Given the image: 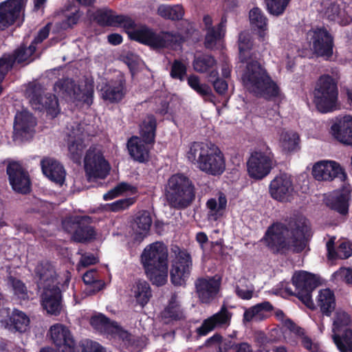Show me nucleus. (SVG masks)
I'll list each match as a JSON object with an SVG mask.
<instances>
[{
    "instance_id": "aec40b11",
    "label": "nucleus",
    "mask_w": 352,
    "mask_h": 352,
    "mask_svg": "<svg viewBox=\"0 0 352 352\" xmlns=\"http://www.w3.org/2000/svg\"><path fill=\"white\" fill-rule=\"evenodd\" d=\"M51 338L59 352H77L76 343L70 331L61 324L50 328Z\"/></svg>"
},
{
    "instance_id": "58836bf2",
    "label": "nucleus",
    "mask_w": 352,
    "mask_h": 352,
    "mask_svg": "<svg viewBox=\"0 0 352 352\" xmlns=\"http://www.w3.org/2000/svg\"><path fill=\"white\" fill-rule=\"evenodd\" d=\"M36 50V47L30 43L28 46L25 43H22L16 47L13 52L10 54L13 61L17 64L25 63L28 65L34 60L32 56Z\"/></svg>"
},
{
    "instance_id": "f704fd0d",
    "label": "nucleus",
    "mask_w": 352,
    "mask_h": 352,
    "mask_svg": "<svg viewBox=\"0 0 352 352\" xmlns=\"http://www.w3.org/2000/svg\"><path fill=\"white\" fill-rule=\"evenodd\" d=\"M206 23L207 32L205 36L204 45L207 49H213L217 43L220 41L226 34V23Z\"/></svg>"
},
{
    "instance_id": "393cba45",
    "label": "nucleus",
    "mask_w": 352,
    "mask_h": 352,
    "mask_svg": "<svg viewBox=\"0 0 352 352\" xmlns=\"http://www.w3.org/2000/svg\"><path fill=\"white\" fill-rule=\"evenodd\" d=\"M35 276L38 278L39 287L59 285L57 282V274L52 262L43 260L38 263L34 269Z\"/></svg>"
},
{
    "instance_id": "f257e3e1",
    "label": "nucleus",
    "mask_w": 352,
    "mask_h": 352,
    "mask_svg": "<svg viewBox=\"0 0 352 352\" xmlns=\"http://www.w3.org/2000/svg\"><path fill=\"white\" fill-rule=\"evenodd\" d=\"M311 228L302 215H294L287 223H273L267 229L262 241L275 254L302 252L309 242Z\"/></svg>"
},
{
    "instance_id": "79ce46f5",
    "label": "nucleus",
    "mask_w": 352,
    "mask_h": 352,
    "mask_svg": "<svg viewBox=\"0 0 352 352\" xmlns=\"http://www.w3.org/2000/svg\"><path fill=\"white\" fill-rule=\"evenodd\" d=\"M157 13L166 20L178 21L183 19L185 11L181 4L167 5L161 4L158 6Z\"/></svg>"
},
{
    "instance_id": "4c0bfd02",
    "label": "nucleus",
    "mask_w": 352,
    "mask_h": 352,
    "mask_svg": "<svg viewBox=\"0 0 352 352\" xmlns=\"http://www.w3.org/2000/svg\"><path fill=\"white\" fill-rule=\"evenodd\" d=\"M300 136L295 131L283 130L280 135V146L285 153L298 151L300 149Z\"/></svg>"
},
{
    "instance_id": "2eb2a0df",
    "label": "nucleus",
    "mask_w": 352,
    "mask_h": 352,
    "mask_svg": "<svg viewBox=\"0 0 352 352\" xmlns=\"http://www.w3.org/2000/svg\"><path fill=\"white\" fill-rule=\"evenodd\" d=\"M30 101L34 109L40 111H45L53 118L60 112L58 98L52 94H43L41 87H34L29 95Z\"/></svg>"
},
{
    "instance_id": "2f4dec72",
    "label": "nucleus",
    "mask_w": 352,
    "mask_h": 352,
    "mask_svg": "<svg viewBox=\"0 0 352 352\" xmlns=\"http://www.w3.org/2000/svg\"><path fill=\"white\" fill-rule=\"evenodd\" d=\"M274 310V307L269 301H263L250 308L243 313V322H250L253 320L261 321L269 317V314Z\"/></svg>"
},
{
    "instance_id": "7ed1b4c3",
    "label": "nucleus",
    "mask_w": 352,
    "mask_h": 352,
    "mask_svg": "<svg viewBox=\"0 0 352 352\" xmlns=\"http://www.w3.org/2000/svg\"><path fill=\"white\" fill-rule=\"evenodd\" d=\"M103 27L117 26L123 24V28L129 39L149 47L154 50L174 49L180 46L184 41V36L179 32L159 31L149 28L145 24L138 23H99Z\"/></svg>"
},
{
    "instance_id": "864d4df0",
    "label": "nucleus",
    "mask_w": 352,
    "mask_h": 352,
    "mask_svg": "<svg viewBox=\"0 0 352 352\" xmlns=\"http://www.w3.org/2000/svg\"><path fill=\"white\" fill-rule=\"evenodd\" d=\"M187 75V67L180 60H174L170 72V76L173 79L184 81Z\"/></svg>"
},
{
    "instance_id": "ea45409f",
    "label": "nucleus",
    "mask_w": 352,
    "mask_h": 352,
    "mask_svg": "<svg viewBox=\"0 0 352 352\" xmlns=\"http://www.w3.org/2000/svg\"><path fill=\"white\" fill-rule=\"evenodd\" d=\"M93 17L94 22H134L129 16L116 14L115 11L107 7L96 10Z\"/></svg>"
},
{
    "instance_id": "09e8293b",
    "label": "nucleus",
    "mask_w": 352,
    "mask_h": 352,
    "mask_svg": "<svg viewBox=\"0 0 352 352\" xmlns=\"http://www.w3.org/2000/svg\"><path fill=\"white\" fill-rule=\"evenodd\" d=\"M351 322V316L344 311H338L336 312L333 325V334H338L342 333L345 329H349V326Z\"/></svg>"
},
{
    "instance_id": "13d9d810",
    "label": "nucleus",
    "mask_w": 352,
    "mask_h": 352,
    "mask_svg": "<svg viewBox=\"0 0 352 352\" xmlns=\"http://www.w3.org/2000/svg\"><path fill=\"white\" fill-rule=\"evenodd\" d=\"M340 6L336 3H331L324 12L323 19L335 22L340 19Z\"/></svg>"
},
{
    "instance_id": "e433bc0d",
    "label": "nucleus",
    "mask_w": 352,
    "mask_h": 352,
    "mask_svg": "<svg viewBox=\"0 0 352 352\" xmlns=\"http://www.w3.org/2000/svg\"><path fill=\"white\" fill-rule=\"evenodd\" d=\"M317 305L323 315L330 316L336 308L333 292L329 288L321 289L317 297Z\"/></svg>"
},
{
    "instance_id": "dca6fc26",
    "label": "nucleus",
    "mask_w": 352,
    "mask_h": 352,
    "mask_svg": "<svg viewBox=\"0 0 352 352\" xmlns=\"http://www.w3.org/2000/svg\"><path fill=\"white\" fill-rule=\"evenodd\" d=\"M102 98L111 104L119 103L127 93L126 80L123 74L105 82L100 89Z\"/></svg>"
},
{
    "instance_id": "a19ab883",
    "label": "nucleus",
    "mask_w": 352,
    "mask_h": 352,
    "mask_svg": "<svg viewBox=\"0 0 352 352\" xmlns=\"http://www.w3.org/2000/svg\"><path fill=\"white\" fill-rule=\"evenodd\" d=\"M187 80L190 87L200 95L204 98V101L214 102L215 96L211 87L207 84L200 83L199 78L197 76L190 75Z\"/></svg>"
},
{
    "instance_id": "5fc2aeb1",
    "label": "nucleus",
    "mask_w": 352,
    "mask_h": 352,
    "mask_svg": "<svg viewBox=\"0 0 352 352\" xmlns=\"http://www.w3.org/2000/svg\"><path fill=\"white\" fill-rule=\"evenodd\" d=\"M9 281L12 285L14 294L17 296L19 298L25 300L29 298L27 287L22 280L10 276L9 278Z\"/></svg>"
},
{
    "instance_id": "c85d7f7f",
    "label": "nucleus",
    "mask_w": 352,
    "mask_h": 352,
    "mask_svg": "<svg viewBox=\"0 0 352 352\" xmlns=\"http://www.w3.org/2000/svg\"><path fill=\"white\" fill-rule=\"evenodd\" d=\"M23 0H7L0 3V22H16L20 18Z\"/></svg>"
},
{
    "instance_id": "cd10ccee",
    "label": "nucleus",
    "mask_w": 352,
    "mask_h": 352,
    "mask_svg": "<svg viewBox=\"0 0 352 352\" xmlns=\"http://www.w3.org/2000/svg\"><path fill=\"white\" fill-rule=\"evenodd\" d=\"M351 192L343 189L329 195L325 199V204L330 209L342 215H346L349 212Z\"/></svg>"
},
{
    "instance_id": "39448f33",
    "label": "nucleus",
    "mask_w": 352,
    "mask_h": 352,
    "mask_svg": "<svg viewBox=\"0 0 352 352\" xmlns=\"http://www.w3.org/2000/svg\"><path fill=\"white\" fill-rule=\"evenodd\" d=\"M197 188L194 182L184 173H177L168 179L164 186V197L168 206L184 210L195 201Z\"/></svg>"
},
{
    "instance_id": "6e6552de",
    "label": "nucleus",
    "mask_w": 352,
    "mask_h": 352,
    "mask_svg": "<svg viewBox=\"0 0 352 352\" xmlns=\"http://www.w3.org/2000/svg\"><path fill=\"white\" fill-rule=\"evenodd\" d=\"M54 90L63 98L82 102L88 106L91 105L94 101V89L92 84L86 83L81 87L72 78H63L55 82Z\"/></svg>"
},
{
    "instance_id": "0eeeda50",
    "label": "nucleus",
    "mask_w": 352,
    "mask_h": 352,
    "mask_svg": "<svg viewBox=\"0 0 352 352\" xmlns=\"http://www.w3.org/2000/svg\"><path fill=\"white\" fill-rule=\"evenodd\" d=\"M338 82L329 74L321 75L313 91L314 102L322 113L332 112L337 108L338 101Z\"/></svg>"
},
{
    "instance_id": "6e6d98bb",
    "label": "nucleus",
    "mask_w": 352,
    "mask_h": 352,
    "mask_svg": "<svg viewBox=\"0 0 352 352\" xmlns=\"http://www.w3.org/2000/svg\"><path fill=\"white\" fill-rule=\"evenodd\" d=\"M135 199L134 197H128L116 200L109 204V210L117 212L129 208L134 204Z\"/></svg>"
},
{
    "instance_id": "0e129e2a",
    "label": "nucleus",
    "mask_w": 352,
    "mask_h": 352,
    "mask_svg": "<svg viewBox=\"0 0 352 352\" xmlns=\"http://www.w3.org/2000/svg\"><path fill=\"white\" fill-rule=\"evenodd\" d=\"M301 344L309 352H318L320 350L319 344L318 343L313 342L309 337L305 335L302 337Z\"/></svg>"
},
{
    "instance_id": "412c9836",
    "label": "nucleus",
    "mask_w": 352,
    "mask_h": 352,
    "mask_svg": "<svg viewBox=\"0 0 352 352\" xmlns=\"http://www.w3.org/2000/svg\"><path fill=\"white\" fill-rule=\"evenodd\" d=\"M85 129L82 124L74 122L68 133V150L71 159L77 162L80 160L85 144Z\"/></svg>"
},
{
    "instance_id": "7c9ffc66",
    "label": "nucleus",
    "mask_w": 352,
    "mask_h": 352,
    "mask_svg": "<svg viewBox=\"0 0 352 352\" xmlns=\"http://www.w3.org/2000/svg\"><path fill=\"white\" fill-rule=\"evenodd\" d=\"M145 142L138 136L130 138L126 143L129 153L133 160L140 163H145L149 159V150Z\"/></svg>"
},
{
    "instance_id": "a211bd4d",
    "label": "nucleus",
    "mask_w": 352,
    "mask_h": 352,
    "mask_svg": "<svg viewBox=\"0 0 352 352\" xmlns=\"http://www.w3.org/2000/svg\"><path fill=\"white\" fill-rule=\"evenodd\" d=\"M312 175L318 181H332L335 178L344 182L347 175L344 170L336 162L321 161L312 168Z\"/></svg>"
},
{
    "instance_id": "bb28decb",
    "label": "nucleus",
    "mask_w": 352,
    "mask_h": 352,
    "mask_svg": "<svg viewBox=\"0 0 352 352\" xmlns=\"http://www.w3.org/2000/svg\"><path fill=\"white\" fill-rule=\"evenodd\" d=\"M331 132L340 142L352 146V116H346L338 120L332 124Z\"/></svg>"
},
{
    "instance_id": "680f3d73",
    "label": "nucleus",
    "mask_w": 352,
    "mask_h": 352,
    "mask_svg": "<svg viewBox=\"0 0 352 352\" xmlns=\"http://www.w3.org/2000/svg\"><path fill=\"white\" fill-rule=\"evenodd\" d=\"M250 22H266L267 18L263 11L257 7L253 8L249 12Z\"/></svg>"
},
{
    "instance_id": "ddd939ff",
    "label": "nucleus",
    "mask_w": 352,
    "mask_h": 352,
    "mask_svg": "<svg viewBox=\"0 0 352 352\" xmlns=\"http://www.w3.org/2000/svg\"><path fill=\"white\" fill-rule=\"evenodd\" d=\"M85 170L89 178L104 179L109 173L110 165L100 151L89 148L85 157Z\"/></svg>"
},
{
    "instance_id": "052dcab7",
    "label": "nucleus",
    "mask_w": 352,
    "mask_h": 352,
    "mask_svg": "<svg viewBox=\"0 0 352 352\" xmlns=\"http://www.w3.org/2000/svg\"><path fill=\"white\" fill-rule=\"evenodd\" d=\"M52 24V23H46L45 26L38 31L37 35L34 37L31 43L36 47L37 44L41 43L46 39L49 36Z\"/></svg>"
},
{
    "instance_id": "5701e85b",
    "label": "nucleus",
    "mask_w": 352,
    "mask_h": 352,
    "mask_svg": "<svg viewBox=\"0 0 352 352\" xmlns=\"http://www.w3.org/2000/svg\"><path fill=\"white\" fill-rule=\"evenodd\" d=\"M294 190L291 176L287 173H280L270 182L269 191L271 197L279 201H283L290 195Z\"/></svg>"
},
{
    "instance_id": "c9c22d12",
    "label": "nucleus",
    "mask_w": 352,
    "mask_h": 352,
    "mask_svg": "<svg viewBox=\"0 0 352 352\" xmlns=\"http://www.w3.org/2000/svg\"><path fill=\"white\" fill-rule=\"evenodd\" d=\"M157 129V120L153 114H148L140 125V138L147 144L155 142Z\"/></svg>"
},
{
    "instance_id": "4d7b16f0",
    "label": "nucleus",
    "mask_w": 352,
    "mask_h": 352,
    "mask_svg": "<svg viewBox=\"0 0 352 352\" xmlns=\"http://www.w3.org/2000/svg\"><path fill=\"white\" fill-rule=\"evenodd\" d=\"M79 346L81 352H107L105 348L100 343L89 339L82 340Z\"/></svg>"
},
{
    "instance_id": "37998d69",
    "label": "nucleus",
    "mask_w": 352,
    "mask_h": 352,
    "mask_svg": "<svg viewBox=\"0 0 352 352\" xmlns=\"http://www.w3.org/2000/svg\"><path fill=\"white\" fill-rule=\"evenodd\" d=\"M9 322L12 331L23 333L28 329L30 320L23 311L14 309L9 317Z\"/></svg>"
},
{
    "instance_id": "de8ad7c7",
    "label": "nucleus",
    "mask_w": 352,
    "mask_h": 352,
    "mask_svg": "<svg viewBox=\"0 0 352 352\" xmlns=\"http://www.w3.org/2000/svg\"><path fill=\"white\" fill-rule=\"evenodd\" d=\"M332 339L340 352H352V329L342 333L332 334Z\"/></svg>"
},
{
    "instance_id": "f3484780",
    "label": "nucleus",
    "mask_w": 352,
    "mask_h": 352,
    "mask_svg": "<svg viewBox=\"0 0 352 352\" xmlns=\"http://www.w3.org/2000/svg\"><path fill=\"white\" fill-rule=\"evenodd\" d=\"M63 227L68 232H73L72 239L77 243H87L96 238L94 228L82 218L66 219L63 221Z\"/></svg>"
},
{
    "instance_id": "c03bdc74",
    "label": "nucleus",
    "mask_w": 352,
    "mask_h": 352,
    "mask_svg": "<svg viewBox=\"0 0 352 352\" xmlns=\"http://www.w3.org/2000/svg\"><path fill=\"white\" fill-rule=\"evenodd\" d=\"M216 65L215 58L212 56L206 54L195 56L192 63L194 69L199 73L208 72L210 74L212 70H217L215 69Z\"/></svg>"
},
{
    "instance_id": "69168bd1",
    "label": "nucleus",
    "mask_w": 352,
    "mask_h": 352,
    "mask_svg": "<svg viewBox=\"0 0 352 352\" xmlns=\"http://www.w3.org/2000/svg\"><path fill=\"white\" fill-rule=\"evenodd\" d=\"M285 326L294 334L302 336L305 335V330L302 327L298 326L292 320L287 318L285 321Z\"/></svg>"
},
{
    "instance_id": "603ef678",
    "label": "nucleus",
    "mask_w": 352,
    "mask_h": 352,
    "mask_svg": "<svg viewBox=\"0 0 352 352\" xmlns=\"http://www.w3.org/2000/svg\"><path fill=\"white\" fill-rule=\"evenodd\" d=\"M292 0H266L268 12L273 15L282 14Z\"/></svg>"
},
{
    "instance_id": "bf43d9fd",
    "label": "nucleus",
    "mask_w": 352,
    "mask_h": 352,
    "mask_svg": "<svg viewBox=\"0 0 352 352\" xmlns=\"http://www.w3.org/2000/svg\"><path fill=\"white\" fill-rule=\"evenodd\" d=\"M14 62L9 55L0 58V83L5 78L8 73L12 69Z\"/></svg>"
},
{
    "instance_id": "4468645a",
    "label": "nucleus",
    "mask_w": 352,
    "mask_h": 352,
    "mask_svg": "<svg viewBox=\"0 0 352 352\" xmlns=\"http://www.w3.org/2000/svg\"><path fill=\"white\" fill-rule=\"evenodd\" d=\"M6 173L13 190L17 193L27 195L31 191V180L28 172L17 162L8 164Z\"/></svg>"
},
{
    "instance_id": "1a4fd4ad",
    "label": "nucleus",
    "mask_w": 352,
    "mask_h": 352,
    "mask_svg": "<svg viewBox=\"0 0 352 352\" xmlns=\"http://www.w3.org/2000/svg\"><path fill=\"white\" fill-rule=\"evenodd\" d=\"M292 281L295 287V292H292L289 288L286 289L287 292L296 296L308 308L314 309L311 294L319 285L316 276L311 273L300 271L294 274Z\"/></svg>"
},
{
    "instance_id": "9b49d317",
    "label": "nucleus",
    "mask_w": 352,
    "mask_h": 352,
    "mask_svg": "<svg viewBox=\"0 0 352 352\" xmlns=\"http://www.w3.org/2000/svg\"><path fill=\"white\" fill-rule=\"evenodd\" d=\"M175 257L170 271L171 283L175 286L186 285L192 266L190 254L187 250L175 246L173 249Z\"/></svg>"
},
{
    "instance_id": "3c124183",
    "label": "nucleus",
    "mask_w": 352,
    "mask_h": 352,
    "mask_svg": "<svg viewBox=\"0 0 352 352\" xmlns=\"http://www.w3.org/2000/svg\"><path fill=\"white\" fill-rule=\"evenodd\" d=\"M177 298V295L173 294L169 300L168 306L165 309L166 317L173 320H179L182 314Z\"/></svg>"
},
{
    "instance_id": "4be33fe9",
    "label": "nucleus",
    "mask_w": 352,
    "mask_h": 352,
    "mask_svg": "<svg viewBox=\"0 0 352 352\" xmlns=\"http://www.w3.org/2000/svg\"><path fill=\"white\" fill-rule=\"evenodd\" d=\"M232 314L223 305L220 310L212 316L205 319L201 325L196 329L198 336H205L217 327H227L230 325Z\"/></svg>"
},
{
    "instance_id": "338daca9",
    "label": "nucleus",
    "mask_w": 352,
    "mask_h": 352,
    "mask_svg": "<svg viewBox=\"0 0 352 352\" xmlns=\"http://www.w3.org/2000/svg\"><path fill=\"white\" fill-rule=\"evenodd\" d=\"M98 262V258L93 254H83L79 261V266L87 267L91 265H95Z\"/></svg>"
},
{
    "instance_id": "f03ea898",
    "label": "nucleus",
    "mask_w": 352,
    "mask_h": 352,
    "mask_svg": "<svg viewBox=\"0 0 352 352\" xmlns=\"http://www.w3.org/2000/svg\"><path fill=\"white\" fill-rule=\"evenodd\" d=\"M239 60L246 63L242 75V81L246 89L256 97L271 100L278 96L280 89L267 73V70L250 56L252 47L250 34L241 32L238 40Z\"/></svg>"
},
{
    "instance_id": "6ab92c4d",
    "label": "nucleus",
    "mask_w": 352,
    "mask_h": 352,
    "mask_svg": "<svg viewBox=\"0 0 352 352\" xmlns=\"http://www.w3.org/2000/svg\"><path fill=\"white\" fill-rule=\"evenodd\" d=\"M62 300V292L58 285L43 287L41 295V306L48 314L58 316L60 314L63 308Z\"/></svg>"
},
{
    "instance_id": "423d86ee",
    "label": "nucleus",
    "mask_w": 352,
    "mask_h": 352,
    "mask_svg": "<svg viewBox=\"0 0 352 352\" xmlns=\"http://www.w3.org/2000/svg\"><path fill=\"white\" fill-rule=\"evenodd\" d=\"M188 160L209 175H221L226 169V161L217 147L201 142H193L186 153Z\"/></svg>"
},
{
    "instance_id": "473e14b6",
    "label": "nucleus",
    "mask_w": 352,
    "mask_h": 352,
    "mask_svg": "<svg viewBox=\"0 0 352 352\" xmlns=\"http://www.w3.org/2000/svg\"><path fill=\"white\" fill-rule=\"evenodd\" d=\"M335 237L327 242V257L330 260L346 259L352 255V244L349 241H342L335 248Z\"/></svg>"
},
{
    "instance_id": "774afa93",
    "label": "nucleus",
    "mask_w": 352,
    "mask_h": 352,
    "mask_svg": "<svg viewBox=\"0 0 352 352\" xmlns=\"http://www.w3.org/2000/svg\"><path fill=\"white\" fill-rule=\"evenodd\" d=\"M236 342L230 338H223L218 346L219 352H228L230 349L234 351Z\"/></svg>"
},
{
    "instance_id": "20e7f679",
    "label": "nucleus",
    "mask_w": 352,
    "mask_h": 352,
    "mask_svg": "<svg viewBox=\"0 0 352 352\" xmlns=\"http://www.w3.org/2000/svg\"><path fill=\"white\" fill-rule=\"evenodd\" d=\"M168 251L163 243L157 241L147 245L141 254L145 274L153 285L162 286L167 281Z\"/></svg>"
},
{
    "instance_id": "9d476101",
    "label": "nucleus",
    "mask_w": 352,
    "mask_h": 352,
    "mask_svg": "<svg viewBox=\"0 0 352 352\" xmlns=\"http://www.w3.org/2000/svg\"><path fill=\"white\" fill-rule=\"evenodd\" d=\"M313 54L317 58L329 60L333 55L334 37L325 28L317 27L309 32Z\"/></svg>"
},
{
    "instance_id": "8fccbe9b",
    "label": "nucleus",
    "mask_w": 352,
    "mask_h": 352,
    "mask_svg": "<svg viewBox=\"0 0 352 352\" xmlns=\"http://www.w3.org/2000/svg\"><path fill=\"white\" fill-rule=\"evenodd\" d=\"M208 81L212 84L214 91L219 95L226 93L228 85L226 80L220 78L217 70H212L208 75Z\"/></svg>"
},
{
    "instance_id": "72a5a7b5",
    "label": "nucleus",
    "mask_w": 352,
    "mask_h": 352,
    "mask_svg": "<svg viewBox=\"0 0 352 352\" xmlns=\"http://www.w3.org/2000/svg\"><path fill=\"white\" fill-rule=\"evenodd\" d=\"M36 124L32 113L23 111L16 114L14 122V133L16 136L23 137L28 133Z\"/></svg>"
},
{
    "instance_id": "b1692460",
    "label": "nucleus",
    "mask_w": 352,
    "mask_h": 352,
    "mask_svg": "<svg viewBox=\"0 0 352 352\" xmlns=\"http://www.w3.org/2000/svg\"><path fill=\"white\" fill-rule=\"evenodd\" d=\"M197 296L203 303H209L217 295L220 288V281L214 277L199 278L195 281Z\"/></svg>"
},
{
    "instance_id": "a18cd8bd",
    "label": "nucleus",
    "mask_w": 352,
    "mask_h": 352,
    "mask_svg": "<svg viewBox=\"0 0 352 352\" xmlns=\"http://www.w3.org/2000/svg\"><path fill=\"white\" fill-rule=\"evenodd\" d=\"M152 218L149 212L143 210L136 215L133 228L135 229L138 234L146 236L150 230Z\"/></svg>"
},
{
    "instance_id": "49530a36",
    "label": "nucleus",
    "mask_w": 352,
    "mask_h": 352,
    "mask_svg": "<svg viewBox=\"0 0 352 352\" xmlns=\"http://www.w3.org/2000/svg\"><path fill=\"white\" fill-rule=\"evenodd\" d=\"M134 296L137 302L142 307L145 306L152 296L151 289L149 284L143 280L136 282Z\"/></svg>"
},
{
    "instance_id": "a878e982",
    "label": "nucleus",
    "mask_w": 352,
    "mask_h": 352,
    "mask_svg": "<svg viewBox=\"0 0 352 352\" xmlns=\"http://www.w3.org/2000/svg\"><path fill=\"white\" fill-rule=\"evenodd\" d=\"M90 324L93 328L105 334L118 336L122 338L127 335V331H124L117 322L111 320L102 314L92 316Z\"/></svg>"
},
{
    "instance_id": "e2e57ef3",
    "label": "nucleus",
    "mask_w": 352,
    "mask_h": 352,
    "mask_svg": "<svg viewBox=\"0 0 352 352\" xmlns=\"http://www.w3.org/2000/svg\"><path fill=\"white\" fill-rule=\"evenodd\" d=\"M104 283L103 280H98L94 283L86 285L85 292L88 296L94 295L103 289Z\"/></svg>"
},
{
    "instance_id": "c756f323",
    "label": "nucleus",
    "mask_w": 352,
    "mask_h": 352,
    "mask_svg": "<svg viewBox=\"0 0 352 352\" xmlns=\"http://www.w3.org/2000/svg\"><path fill=\"white\" fill-rule=\"evenodd\" d=\"M43 174L51 181L62 185L65 179V170L62 164L53 159H44L41 161Z\"/></svg>"
},
{
    "instance_id": "f8f14e48",
    "label": "nucleus",
    "mask_w": 352,
    "mask_h": 352,
    "mask_svg": "<svg viewBox=\"0 0 352 352\" xmlns=\"http://www.w3.org/2000/svg\"><path fill=\"white\" fill-rule=\"evenodd\" d=\"M273 168L272 157L265 152L254 151L247 162V170L250 178L261 180L266 177Z\"/></svg>"
}]
</instances>
